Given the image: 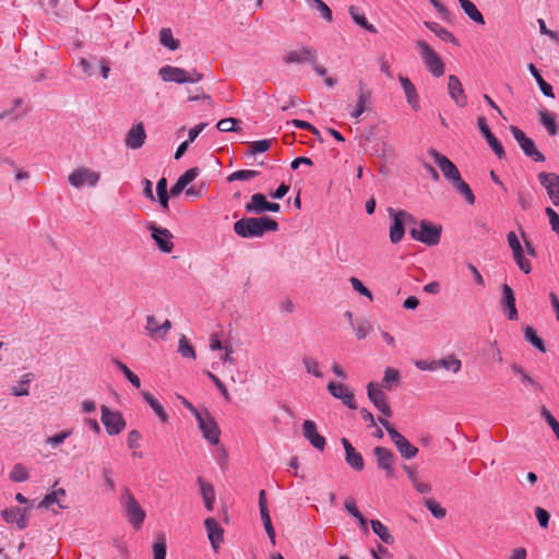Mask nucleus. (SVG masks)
Segmentation results:
<instances>
[{
    "label": "nucleus",
    "mask_w": 559,
    "mask_h": 559,
    "mask_svg": "<svg viewBox=\"0 0 559 559\" xmlns=\"http://www.w3.org/2000/svg\"><path fill=\"white\" fill-rule=\"evenodd\" d=\"M259 509L261 514V520L263 522L264 530L273 545H275V530L273 527L269 508H267V500H266V492L264 489L260 490L259 492Z\"/></svg>",
    "instance_id": "4be33fe9"
},
{
    "label": "nucleus",
    "mask_w": 559,
    "mask_h": 559,
    "mask_svg": "<svg viewBox=\"0 0 559 559\" xmlns=\"http://www.w3.org/2000/svg\"><path fill=\"white\" fill-rule=\"evenodd\" d=\"M464 13L475 23L479 25L485 24V19L481 12L477 9L475 3L471 0H457Z\"/></svg>",
    "instance_id": "f704fd0d"
},
{
    "label": "nucleus",
    "mask_w": 559,
    "mask_h": 559,
    "mask_svg": "<svg viewBox=\"0 0 559 559\" xmlns=\"http://www.w3.org/2000/svg\"><path fill=\"white\" fill-rule=\"evenodd\" d=\"M511 370H512L515 374H518V376H520V377H521L522 383H523L524 385H530V386H532L534 390H536V391H540V392L544 390V388H543V386H542L537 381H535L532 377H530V376L526 373V371L524 370V368H523V367H521L520 365H518V364H515V362H514V364H512V365H511Z\"/></svg>",
    "instance_id": "c03bdc74"
},
{
    "label": "nucleus",
    "mask_w": 559,
    "mask_h": 559,
    "mask_svg": "<svg viewBox=\"0 0 559 559\" xmlns=\"http://www.w3.org/2000/svg\"><path fill=\"white\" fill-rule=\"evenodd\" d=\"M371 528L376 535L386 545L394 543V537L390 534L389 528L379 520L370 521Z\"/></svg>",
    "instance_id": "79ce46f5"
},
{
    "label": "nucleus",
    "mask_w": 559,
    "mask_h": 559,
    "mask_svg": "<svg viewBox=\"0 0 559 559\" xmlns=\"http://www.w3.org/2000/svg\"><path fill=\"white\" fill-rule=\"evenodd\" d=\"M400 82H401L402 88L405 93L407 103L412 106V108L414 110L417 111L419 109V105H418L419 96H418L415 85L412 83V81L408 78L402 76V75L400 76Z\"/></svg>",
    "instance_id": "7c9ffc66"
},
{
    "label": "nucleus",
    "mask_w": 559,
    "mask_h": 559,
    "mask_svg": "<svg viewBox=\"0 0 559 559\" xmlns=\"http://www.w3.org/2000/svg\"><path fill=\"white\" fill-rule=\"evenodd\" d=\"M304 438L318 451H323L326 445L325 438L318 432L317 424L313 420L307 419L302 423Z\"/></svg>",
    "instance_id": "f3484780"
},
{
    "label": "nucleus",
    "mask_w": 559,
    "mask_h": 559,
    "mask_svg": "<svg viewBox=\"0 0 559 559\" xmlns=\"http://www.w3.org/2000/svg\"><path fill=\"white\" fill-rule=\"evenodd\" d=\"M477 127H478L480 134L486 140L488 145L491 147V150L493 151L496 156L499 159H506L507 158L506 151H504L501 142L491 132L490 128L487 124V120L484 116H479L477 118Z\"/></svg>",
    "instance_id": "f8f14e48"
},
{
    "label": "nucleus",
    "mask_w": 559,
    "mask_h": 559,
    "mask_svg": "<svg viewBox=\"0 0 559 559\" xmlns=\"http://www.w3.org/2000/svg\"><path fill=\"white\" fill-rule=\"evenodd\" d=\"M392 223L390 225V240L392 243H399L405 235V225L402 219L396 215L395 210L388 209Z\"/></svg>",
    "instance_id": "cd10ccee"
},
{
    "label": "nucleus",
    "mask_w": 559,
    "mask_h": 559,
    "mask_svg": "<svg viewBox=\"0 0 559 559\" xmlns=\"http://www.w3.org/2000/svg\"><path fill=\"white\" fill-rule=\"evenodd\" d=\"M448 93L460 108L467 106V97L463 90L462 83L460 79L454 74H451L448 78Z\"/></svg>",
    "instance_id": "b1692460"
},
{
    "label": "nucleus",
    "mask_w": 559,
    "mask_h": 559,
    "mask_svg": "<svg viewBox=\"0 0 559 559\" xmlns=\"http://www.w3.org/2000/svg\"><path fill=\"white\" fill-rule=\"evenodd\" d=\"M197 480L200 486V493L204 501L205 509L207 511H213L215 502L214 487L211 484L205 483L202 477H198Z\"/></svg>",
    "instance_id": "2f4dec72"
},
{
    "label": "nucleus",
    "mask_w": 559,
    "mask_h": 559,
    "mask_svg": "<svg viewBox=\"0 0 559 559\" xmlns=\"http://www.w3.org/2000/svg\"><path fill=\"white\" fill-rule=\"evenodd\" d=\"M401 383V374L397 369L388 367L384 371V377L381 383V388L392 391L396 386H399Z\"/></svg>",
    "instance_id": "58836bf2"
},
{
    "label": "nucleus",
    "mask_w": 559,
    "mask_h": 559,
    "mask_svg": "<svg viewBox=\"0 0 559 559\" xmlns=\"http://www.w3.org/2000/svg\"><path fill=\"white\" fill-rule=\"evenodd\" d=\"M372 452L376 456L378 468L384 471L386 478H394V464L396 460L394 453L390 449L380 445L374 447Z\"/></svg>",
    "instance_id": "9d476101"
},
{
    "label": "nucleus",
    "mask_w": 559,
    "mask_h": 559,
    "mask_svg": "<svg viewBox=\"0 0 559 559\" xmlns=\"http://www.w3.org/2000/svg\"><path fill=\"white\" fill-rule=\"evenodd\" d=\"M187 70L169 64H166L158 70V75L164 82H174L177 84L187 83Z\"/></svg>",
    "instance_id": "393cba45"
},
{
    "label": "nucleus",
    "mask_w": 559,
    "mask_h": 559,
    "mask_svg": "<svg viewBox=\"0 0 559 559\" xmlns=\"http://www.w3.org/2000/svg\"><path fill=\"white\" fill-rule=\"evenodd\" d=\"M437 361H438V369L444 368L447 370H451L454 373H457L462 368L461 360L455 358L453 355H450L442 359H438Z\"/></svg>",
    "instance_id": "09e8293b"
},
{
    "label": "nucleus",
    "mask_w": 559,
    "mask_h": 559,
    "mask_svg": "<svg viewBox=\"0 0 559 559\" xmlns=\"http://www.w3.org/2000/svg\"><path fill=\"white\" fill-rule=\"evenodd\" d=\"M424 506L431 512L436 519H443L447 515V511L442 508L435 499L427 498L424 500Z\"/></svg>",
    "instance_id": "4d7b16f0"
},
{
    "label": "nucleus",
    "mask_w": 559,
    "mask_h": 559,
    "mask_svg": "<svg viewBox=\"0 0 559 559\" xmlns=\"http://www.w3.org/2000/svg\"><path fill=\"white\" fill-rule=\"evenodd\" d=\"M512 255L516 265L524 274H530L532 272V265L530 260L524 255V249L512 253Z\"/></svg>",
    "instance_id": "bf43d9fd"
},
{
    "label": "nucleus",
    "mask_w": 559,
    "mask_h": 559,
    "mask_svg": "<svg viewBox=\"0 0 559 559\" xmlns=\"http://www.w3.org/2000/svg\"><path fill=\"white\" fill-rule=\"evenodd\" d=\"M424 25L425 27H427L429 31H431L432 33H435V35L437 37H439L441 40L443 41H447V43H451L452 45L459 47L460 46V41L457 40V38L453 35V33H451L450 31H448L447 28L440 26L438 23L436 22H430V21H425L424 22Z\"/></svg>",
    "instance_id": "c756f323"
},
{
    "label": "nucleus",
    "mask_w": 559,
    "mask_h": 559,
    "mask_svg": "<svg viewBox=\"0 0 559 559\" xmlns=\"http://www.w3.org/2000/svg\"><path fill=\"white\" fill-rule=\"evenodd\" d=\"M539 122L546 128L550 135L558 134L559 128L552 114L547 110H540Z\"/></svg>",
    "instance_id": "a18cd8bd"
},
{
    "label": "nucleus",
    "mask_w": 559,
    "mask_h": 559,
    "mask_svg": "<svg viewBox=\"0 0 559 559\" xmlns=\"http://www.w3.org/2000/svg\"><path fill=\"white\" fill-rule=\"evenodd\" d=\"M302 362L308 373L313 374L316 378L323 377L322 372L319 370V364L317 360L309 357H304Z\"/></svg>",
    "instance_id": "680f3d73"
},
{
    "label": "nucleus",
    "mask_w": 559,
    "mask_h": 559,
    "mask_svg": "<svg viewBox=\"0 0 559 559\" xmlns=\"http://www.w3.org/2000/svg\"><path fill=\"white\" fill-rule=\"evenodd\" d=\"M280 210L281 205L278 203L267 201L266 195L260 192L252 194L250 202L245 204L246 213L260 216L265 212L277 213Z\"/></svg>",
    "instance_id": "1a4fd4ad"
},
{
    "label": "nucleus",
    "mask_w": 559,
    "mask_h": 559,
    "mask_svg": "<svg viewBox=\"0 0 559 559\" xmlns=\"http://www.w3.org/2000/svg\"><path fill=\"white\" fill-rule=\"evenodd\" d=\"M69 183L74 188H82L84 185L94 187L99 180V174L86 167H79L68 177Z\"/></svg>",
    "instance_id": "ddd939ff"
},
{
    "label": "nucleus",
    "mask_w": 559,
    "mask_h": 559,
    "mask_svg": "<svg viewBox=\"0 0 559 559\" xmlns=\"http://www.w3.org/2000/svg\"><path fill=\"white\" fill-rule=\"evenodd\" d=\"M121 503L129 523L135 530H139L145 520L146 513L128 488L123 489Z\"/></svg>",
    "instance_id": "20e7f679"
},
{
    "label": "nucleus",
    "mask_w": 559,
    "mask_h": 559,
    "mask_svg": "<svg viewBox=\"0 0 559 559\" xmlns=\"http://www.w3.org/2000/svg\"><path fill=\"white\" fill-rule=\"evenodd\" d=\"M178 352L185 358H195V350L185 335L179 338Z\"/></svg>",
    "instance_id": "052dcab7"
},
{
    "label": "nucleus",
    "mask_w": 559,
    "mask_h": 559,
    "mask_svg": "<svg viewBox=\"0 0 559 559\" xmlns=\"http://www.w3.org/2000/svg\"><path fill=\"white\" fill-rule=\"evenodd\" d=\"M326 389L334 399L341 400L342 403L348 408L357 409L354 393L348 389L347 385L330 381L326 385Z\"/></svg>",
    "instance_id": "2eb2a0df"
},
{
    "label": "nucleus",
    "mask_w": 559,
    "mask_h": 559,
    "mask_svg": "<svg viewBox=\"0 0 559 559\" xmlns=\"http://www.w3.org/2000/svg\"><path fill=\"white\" fill-rule=\"evenodd\" d=\"M202 437L213 445L219 443L221 429L207 409H204L200 417L195 418Z\"/></svg>",
    "instance_id": "423d86ee"
},
{
    "label": "nucleus",
    "mask_w": 559,
    "mask_h": 559,
    "mask_svg": "<svg viewBox=\"0 0 559 559\" xmlns=\"http://www.w3.org/2000/svg\"><path fill=\"white\" fill-rule=\"evenodd\" d=\"M545 213L549 218V224L551 226L552 231H555L559 236V215H558V213L551 207H546Z\"/></svg>",
    "instance_id": "774afa93"
},
{
    "label": "nucleus",
    "mask_w": 559,
    "mask_h": 559,
    "mask_svg": "<svg viewBox=\"0 0 559 559\" xmlns=\"http://www.w3.org/2000/svg\"><path fill=\"white\" fill-rule=\"evenodd\" d=\"M539 183L546 189L554 205L559 206V175L542 171L538 174Z\"/></svg>",
    "instance_id": "dca6fc26"
},
{
    "label": "nucleus",
    "mask_w": 559,
    "mask_h": 559,
    "mask_svg": "<svg viewBox=\"0 0 559 559\" xmlns=\"http://www.w3.org/2000/svg\"><path fill=\"white\" fill-rule=\"evenodd\" d=\"M357 104L350 116L355 119L359 118L365 111L370 110L371 104V90H369L366 83L360 80L357 84Z\"/></svg>",
    "instance_id": "6ab92c4d"
},
{
    "label": "nucleus",
    "mask_w": 559,
    "mask_h": 559,
    "mask_svg": "<svg viewBox=\"0 0 559 559\" xmlns=\"http://www.w3.org/2000/svg\"><path fill=\"white\" fill-rule=\"evenodd\" d=\"M147 229L151 231V237L159 251L170 253L174 250V236L169 229L160 227L154 222L147 224Z\"/></svg>",
    "instance_id": "6e6552de"
},
{
    "label": "nucleus",
    "mask_w": 559,
    "mask_h": 559,
    "mask_svg": "<svg viewBox=\"0 0 559 559\" xmlns=\"http://www.w3.org/2000/svg\"><path fill=\"white\" fill-rule=\"evenodd\" d=\"M501 307L507 311L508 319L515 321L519 319L518 309L515 306V294L514 290L508 285L502 284L501 286Z\"/></svg>",
    "instance_id": "412c9836"
},
{
    "label": "nucleus",
    "mask_w": 559,
    "mask_h": 559,
    "mask_svg": "<svg viewBox=\"0 0 559 559\" xmlns=\"http://www.w3.org/2000/svg\"><path fill=\"white\" fill-rule=\"evenodd\" d=\"M204 374L214 383V385L218 389L224 399L228 401L230 399L229 393L226 389V385L219 380V378L209 370H205Z\"/></svg>",
    "instance_id": "e2e57ef3"
},
{
    "label": "nucleus",
    "mask_w": 559,
    "mask_h": 559,
    "mask_svg": "<svg viewBox=\"0 0 559 559\" xmlns=\"http://www.w3.org/2000/svg\"><path fill=\"white\" fill-rule=\"evenodd\" d=\"M33 506L29 504L25 508L14 507L10 509H4L1 514L3 520L9 524H16L19 530H24L27 527V512Z\"/></svg>",
    "instance_id": "a211bd4d"
},
{
    "label": "nucleus",
    "mask_w": 559,
    "mask_h": 559,
    "mask_svg": "<svg viewBox=\"0 0 559 559\" xmlns=\"http://www.w3.org/2000/svg\"><path fill=\"white\" fill-rule=\"evenodd\" d=\"M341 443L345 451V461L346 463L356 472H360L365 467V461L362 455L356 451L353 444L348 439L342 438Z\"/></svg>",
    "instance_id": "5701e85b"
},
{
    "label": "nucleus",
    "mask_w": 559,
    "mask_h": 559,
    "mask_svg": "<svg viewBox=\"0 0 559 559\" xmlns=\"http://www.w3.org/2000/svg\"><path fill=\"white\" fill-rule=\"evenodd\" d=\"M317 50L309 46H302L299 51L293 50L283 57L286 64L290 63H316Z\"/></svg>",
    "instance_id": "aec40b11"
},
{
    "label": "nucleus",
    "mask_w": 559,
    "mask_h": 559,
    "mask_svg": "<svg viewBox=\"0 0 559 559\" xmlns=\"http://www.w3.org/2000/svg\"><path fill=\"white\" fill-rule=\"evenodd\" d=\"M349 15L352 16L353 21L359 25L361 28L366 29L367 32L371 34H377L378 29L377 27L369 23L366 15L359 11V8L356 5H350L348 9Z\"/></svg>",
    "instance_id": "72a5a7b5"
},
{
    "label": "nucleus",
    "mask_w": 559,
    "mask_h": 559,
    "mask_svg": "<svg viewBox=\"0 0 559 559\" xmlns=\"http://www.w3.org/2000/svg\"><path fill=\"white\" fill-rule=\"evenodd\" d=\"M453 188L456 190L457 193L464 197L465 201L473 205L475 203V195L471 189V187L462 179L460 178L457 181L452 183Z\"/></svg>",
    "instance_id": "49530a36"
},
{
    "label": "nucleus",
    "mask_w": 559,
    "mask_h": 559,
    "mask_svg": "<svg viewBox=\"0 0 559 559\" xmlns=\"http://www.w3.org/2000/svg\"><path fill=\"white\" fill-rule=\"evenodd\" d=\"M145 329L150 336L154 337L155 335H158L163 338L171 329V322L166 319L160 325H158L154 316H146Z\"/></svg>",
    "instance_id": "c85d7f7f"
},
{
    "label": "nucleus",
    "mask_w": 559,
    "mask_h": 559,
    "mask_svg": "<svg viewBox=\"0 0 559 559\" xmlns=\"http://www.w3.org/2000/svg\"><path fill=\"white\" fill-rule=\"evenodd\" d=\"M144 401L152 407L155 414L158 416L162 423H167L169 419L168 414L164 409L163 405L147 391L141 392Z\"/></svg>",
    "instance_id": "4c0bfd02"
},
{
    "label": "nucleus",
    "mask_w": 559,
    "mask_h": 559,
    "mask_svg": "<svg viewBox=\"0 0 559 559\" xmlns=\"http://www.w3.org/2000/svg\"><path fill=\"white\" fill-rule=\"evenodd\" d=\"M159 41L164 47L168 48L169 50H176L180 46L179 40L174 38L170 28H162L160 29Z\"/></svg>",
    "instance_id": "de8ad7c7"
},
{
    "label": "nucleus",
    "mask_w": 559,
    "mask_h": 559,
    "mask_svg": "<svg viewBox=\"0 0 559 559\" xmlns=\"http://www.w3.org/2000/svg\"><path fill=\"white\" fill-rule=\"evenodd\" d=\"M416 47L420 52L421 59L427 70L435 78L442 76L445 71V64L439 55L425 40H417Z\"/></svg>",
    "instance_id": "39448f33"
},
{
    "label": "nucleus",
    "mask_w": 559,
    "mask_h": 559,
    "mask_svg": "<svg viewBox=\"0 0 559 559\" xmlns=\"http://www.w3.org/2000/svg\"><path fill=\"white\" fill-rule=\"evenodd\" d=\"M520 147L523 151L524 155L531 158L532 160L536 163L545 162V155L537 150L535 142L531 138H528V140L525 141L523 145H521Z\"/></svg>",
    "instance_id": "ea45409f"
},
{
    "label": "nucleus",
    "mask_w": 559,
    "mask_h": 559,
    "mask_svg": "<svg viewBox=\"0 0 559 559\" xmlns=\"http://www.w3.org/2000/svg\"><path fill=\"white\" fill-rule=\"evenodd\" d=\"M9 478L15 483H23L29 478V474L22 463H16L10 472Z\"/></svg>",
    "instance_id": "864d4df0"
},
{
    "label": "nucleus",
    "mask_w": 559,
    "mask_h": 559,
    "mask_svg": "<svg viewBox=\"0 0 559 559\" xmlns=\"http://www.w3.org/2000/svg\"><path fill=\"white\" fill-rule=\"evenodd\" d=\"M114 364L119 368V370L124 374V377L136 389L141 386L140 378L133 371H131L127 365H124L119 359H114Z\"/></svg>",
    "instance_id": "603ef678"
},
{
    "label": "nucleus",
    "mask_w": 559,
    "mask_h": 559,
    "mask_svg": "<svg viewBox=\"0 0 559 559\" xmlns=\"http://www.w3.org/2000/svg\"><path fill=\"white\" fill-rule=\"evenodd\" d=\"M367 394L370 402L378 411H380L385 417L392 416L391 407L386 402L385 394L383 393L380 384L376 382H369L367 385Z\"/></svg>",
    "instance_id": "4468645a"
},
{
    "label": "nucleus",
    "mask_w": 559,
    "mask_h": 559,
    "mask_svg": "<svg viewBox=\"0 0 559 559\" xmlns=\"http://www.w3.org/2000/svg\"><path fill=\"white\" fill-rule=\"evenodd\" d=\"M240 120H238L237 118H224L217 122L216 128L221 132H239L241 130L238 126Z\"/></svg>",
    "instance_id": "5fc2aeb1"
},
{
    "label": "nucleus",
    "mask_w": 559,
    "mask_h": 559,
    "mask_svg": "<svg viewBox=\"0 0 559 559\" xmlns=\"http://www.w3.org/2000/svg\"><path fill=\"white\" fill-rule=\"evenodd\" d=\"M204 526L206 528L211 546L215 551H217L221 543L223 542L224 530L214 518H207L204 521Z\"/></svg>",
    "instance_id": "bb28decb"
},
{
    "label": "nucleus",
    "mask_w": 559,
    "mask_h": 559,
    "mask_svg": "<svg viewBox=\"0 0 559 559\" xmlns=\"http://www.w3.org/2000/svg\"><path fill=\"white\" fill-rule=\"evenodd\" d=\"M102 417L100 420L106 428V431L110 436L119 435L124 430L127 423L122 414L118 411H111L106 405H102Z\"/></svg>",
    "instance_id": "0eeeda50"
},
{
    "label": "nucleus",
    "mask_w": 559,
    "mask_h": 559,
    "mask_svg": "<svg viewBox=\"0 0 559 559\" xmlns=\"http://www.w3.org/2000/svg\"><path fill=\"white\" fill-rule=\"evenodd\" d=\"M156 193L158 198V203L163 211L169 210V193L167 190V180L162 177L156 183Z\"/></svg>",
    "instance_id": "37998d69"
},
{
    "label": "nucleus",
    "mask_w": 559,
    "mask_h": 559,
    "mask_svg": "<svg viewBox=\"0 0 559 559\" xmlns=\"http://www.w3.org/2000/svg\"><path fill=\"white\" fill-rule=\"evenodd\" d=\"M146 139V133L144 129V124L142 122H139L131 127V129L128 131L124 143L126 146L131 150H138L143 146Z\"/></svg>",
    "instance_id": "a878e982"
},
{
    "label": "nucleus",
    "mask_w": 559,
    "mask_h": 559,
    "mask_svg": "<svg viewBox=\"0 0 559 559\" xmlns=\"http://www.w3.org/2000/svg\"><path fill=\"white\" fill-rule=\"evenodd\" d=\"M344 508L353 518H355V520L358 521L360 530L367 534L369 532L368 522L362 513L357 509L355 500L353 498L346 499Z\"/></svg>",
    "instance_id": "c9c22d12"
},
{
    "label": "nucleus",
    "mask_w": 559,
    "mask_h": 559,
    "mask_svg": "<svg viewBox=\"0 0 559 559\" xmlns=\"http://www.w3.org/2000/svg\"><path fill=\"white\" fill-rule=\"evenodd\" d=\"M35 379L33 372L23 374L17 383L11 388V394L13 396H27L29 394V384Z\"/></svg>",
    "instance_id": "e433bc0d"
},
{
    "label": "nucleus",
    "mask_w": 559,
    "mask_h": 559,
    "mask_svg": "<svg viewBox=\"0 0 559 559\" xmlns=\"http://www.w3.org/2000/svg\"><path fill=\"white\" fill-rule=\"evenodd\" d=\"M442 226L440 224H433L428 219H421L418 222V228L413 227L409 230L411 237L426 246H437L441 240Z\"/></svg>",
    "instance_id": "f03ea898"
},
{
    "label": "nucleus",
    "mask_w": 559,
    "mask_h": 559,
    "mask_svg": "<svg viewBox=\"0 0 559 559\" xmlns=\"http://www.w3.org/2000/svg\"><path fill=\"white\" fill-rule=\"evenodd\" d=\"M378 420L386 430L397 451L405 460H412L417 455L418 449L412 444L402 433H400L389 420L381 417H379Z\"/></svg>",
    "instance_id": "7ed1b4c3"
},
{
    "label": "nucleus",
    "mask_w": 559,
    "mask_h": 559,
    "mask_svg": "<svg viewBox=\"0 0 559 559\" xmlns=\"http://www.w3.org/2000/svg\"><path fill=\"white\" fill-rule=\"evenodd\" d=\"M539 413H540L542 418L551 428L556 438L559 441V423H558V420L552 416V414L549 412V409L545 405L540 406Z\"/></svg>",
    "instance_id": "8fccbe9b"
},
{
    "label": "nucleus",
    "mask_w": 559,
    "mask_h": 559,
    "mask_svg": "<svg viewBox=\"0 0 559 559\" xmlns=\"http://www.w3.org/2000/svg\"><path fill=\"white\" fill-rule=\"evenodd\" d=\"M349 282L357 293L369 298L370 300L372 299L371 290L367 288L360 280H358L357 277H350Z\"/></svg>",
    "instance_id": "69168bd1"
},
{
    "label": "nucleus",
    "mask_w": 559,
    "mask_h": 559,
    "mask_svg": "<svg viewBox=\"0 0 559 559\" xmlns=\"http://www.w3.org/2000/svg\"><path fill=\"white\" fill-rule=\"evenodd\" d=\"M166 537L164 534H159L156 537V540L153 545V555L154 559H165L166 558Z\"/></svg>",
    "instance_id": "6e6d98bb"
},
{
    "label": "nucleus",
    "mask_w": 559,
    "mask_h": 559,
    "mask_svg": "<svg viewBox=\"0 0 559 559\" xmlns=\"http://www.w3.org/2000/svg\"><path fill=\"white\" fill-rule=\"evenodd\" d=\"M429 155L433 158L435 163L441 169L443 176L451 182L454 183L461 177L457 167L443 154L439 153L435 148L428 151Z\"/></svg>",
    "instance_id": "9b49d317"
},
{
    "label": "nucleus",
    "mask_w": 559,
    "mask_h": 559,
    "mask_svg": "<svg viewBox=\"0 0 559 559\" xmlns=\"http://www.w3.org/2000/svg\"><path fill=\"white\" fill-rule=\"evenodd\" d=\"M353 328L358 340H364L371 330V325L366 320L357 322Z\"/></svg>",
    "instance_id": "338daca9"
},
{
    "label": "nucleus",
    "mask_w": 559,
    "mask_h": 559,
    "mask_svg": "<svg viewBox=\"0 0 559 559\" xmlns=\"http://www.w3.org/2000/svg\"><path fill=\"white\" fill-rule=\"evenodd\" d=\"M278 223L267 216L261 215L257 217H241L234 223V233L245 239L261 238L269 231H277Z\"/></svg>",
    "instance_id": "f257e3e1"
},
{
    "label": "nucleus",
    "mask_w": 559,
    "mask_h": 559,
    "mask_svg": "<svg viewBox=\"0 0 559 559\" xmlns=\"http://www.w3.org/2000/svg\"><path fill=\"white\" fill-rule=\"evenodd\" d=\"M535 516L538 521V524L542 528H547L548 525H549V520H550V513L542 508V507H536L535 508Z\"/></svg>",
    "instance_id": "0e129e2a"
},
{
    "label": "nucleus",
    "mask_w": 559,
    "mask_h": 559,
    "mask_svg": "<svg viewBox=\"0 0 559 559\" xmlns=\"http://www.w3.org/2000/svg\"><path fill=\"white\" fill-rule=\"evenodd\" d=\"M259 175H260V171H258V170L240 169V170H236L233 174H230L227 177V181L231 182V181H236V180H250L252 178H255Z\"/></svg>",
    "instance_id": "13d9d810"
},
{
    "label": "nucleus",
    "mask_w": 559,
    "mask_h": 559,
    "mask_svg": "<svg viewBox=\"0 0 559 559\" xmlns=\"http://www.w3.org/2000/svg\"><path fill=\"white\" fill-rule=\"evenodd\" d=\"M524 338L540 353H546L547 348L545 342L537 335V332L533 326H526L524 329Z\"/></svg>",
    "instance_id": "a19ab883"
},
{
    "label": "nucleus",
    "mask_w": 559,
    "mask_h": 559,
    "mask_svg": "<svg viewBox=\"0 0 559 559\" xmlns=\"http://www.w3.org/2000/svg\"><path fill=\"white\" fill-rule=\"evenodd\" d=\"M272 146V140L271 139H263L259 141H253L249 144V150L247 152V155H257L260 153H264L269 151Z\"/></svg>",
    "instance_id": "3c124183"
},
{
    "label": "nucleus",
    "mask_w": 559,
    "mask_h": 559,
    "mask_svg": "<svg viewBox=\"0 0 559 559\" xmlns=\"http://www.w3.org/2000/svg\"><path fill=\"white\" fill-rule=\"evenodd\" d=\"M527 70L531 72V74L534 76L540 92L546 96L550 98H555V93L552 86L544 80V78L540 74V71L535 67L534 63L527 64Z\"/></svg>",
    "instance_id": "473e14b6"
}]
</instances>
